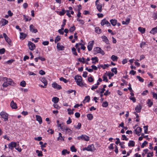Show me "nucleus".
Returning <instances> with one entry per match:
<instances>
[{
  "label": "nucleus",
  "instance_id": "obj_1",
  "mask_svg": "<svg viewBox=\"0 0 157 157\" xmlns=\"http://www.w3.org/2000/svg\"><path fill=\"white\" fill-rule=\"evenodd\" d=\"M75 79L77 85L80 86H83V83L82 82V78L81 76L77 75L75 76Z\"/></svg>",
  "mask_w": 157,
  "mask_h": 157
},
{
  "label": "nucleus",
  "instance_id": "obj_2",
  "mask_svg": "<svg viewBox=\"0 0 157 157\" xmlns=\"http://www.w3.org/2000/svg\"><path fill=\"white\" fill-rule=\"evenodd\" d=\"M17 147V144L14 142H11L8 144V147L11 150H13L14 147L18 151L20 152V148Z\"/></svg>",
  "mask_w": 157,
  "mask_h": 157
},
{
  "label": "nucleus",
  "instance_id": "obj_3",
  "mask_svg": "<svg viewBox=\"0 0 157 157\" xmlns=\"http://www.w3.org/2000/svg\"><path fill=\"white\" fill-rule=\"evenodd\" d=\"M6 79V81L4 82L2 86L3 87H7L9 85H11L12 83L13 82L12 79H8L7 78L5 77L4 78V80H5Z\"/></svg>",
  "mask_w": 157,
  "mask_h": 157
},
{
  "label": "nucleus",
  "instance_id": "obj_4",
  "mask_svg": "<svg viewBox=\"0 0 157 157\" xmlns=\"http://www.w3.org/2000/svg\"><path fill=\"white\" fill-rule=\"evenodd\" d=\"M0 115L1 117L4 119V121H8V114L6 112L4 111L1 112L0 113Z\"/></svg>",
  "mask_w": 157,
  "mask_h": 157
},
{
  "label": "nucleus",
  "instance_id": "obj_5",
  "mask_svg": "<svg viewBox=\"0 0 157 157\" xmlns=\"http://www.w3.org/2000/svg\"><path fill=\"white\" fill-rule=\"evenodd\" d=\"M77 139L79 140H83L86 141H88L90 140L89 136L85 135H82L80 136L77 137Z\"/></svg>",
  "mask_w": 157,
  "mask_h": 157
},
{
  "label": "nucleus",
  "instance_id": "obj_6",
  "mask_svg": "<svg viewBox=\"0 0 157 157\" xmlns=\"http://www.w3.org/2000/svg\"><path fill=\"white\" fill-rule=\"evenodd\" d=\"M99 0H97L95 2V4L97 6V8L99 12L102 11V6L101 4L98 3Z\"/></svg>",
  "mask_w": 157,
  "mask_h": 157
},
{
  "label": "nucleus",
  "instance_id": "obj_7",
  "mask_svg": "<svg viewBox=\"0 0 157 157\" xmlns=\"http://www.w3.org/2000/svg\"><path fill=\"white\" fill-rule=\"evenodd\" d=\"M94 42V40H92L90 41L88 43V44L87 46V48L89 51H90L92 50Z\"/></svg>",
  "mask_w": 157,
  "mask_h": 157
},
{
  "label": "nucleus",
  "instance_id": "obj_8",
  "mask_svg": "<svg viewBox=\"0 0 157 157\" xmlns=\"http://www.w3.org/2000/svg\"><path fill=\"white\" fill-rule=\"evenodd\" d=\"M87 149L88 151H94L96 150V149L94 147V145L93 144H91L88 146Z\"/></svg>",
  "mask_w": 157,
  "mask_h": 157
},
{
  "label": "nucleus",
  "instance_id": "obj_9",
  "mask_svg": "<svg viewBox=\"0 0 157 157\" xmlns=\"http://www.w3.org/2000/svg\"><path fill=\"white\" fill-rule=\"evenodd\" d=\"M28 46L29 49L32 51L34 50L36 47L35 44L30 41L29 42Z\"/></svg>",
  "mask_w": 157,
  "mask_h": 157
},
{
  "label": "nucleus",
  "instance_id": "obj_10",
  "mask_svg": "<svg viewBox=\"0 0 157 157\" xmlns=\"http://www.w3.org/2000/svg\"><path fill=\"white\" fill-rule=\"evenodd\" d=\"M8 21L2 18L0 21V25L1 26H4L8 23Z\"/></svg>",
  "mask_w": 157,
  "mask_h": 157
},
{
  "label": "nucleus",
  "instance_id": "obj_11",
  "mask_svg": "<svg viewBox=\"0 0 157 157\" xmlns=\"http://www.w3.org/2000/svg\"><path fill=\"white\" fill-rule=\"evenodd\" d=\"M52 86L55 89H56L58 90H60L62 88L61 86L58 84L56 82H54L52 84Z\"/></svg>",
  "mask_w": 157,
  "mask_h": 157
},
{
  "label": "nucleus",
  "instance_id": "obj_12",
  "mask_svg": "<svg viewBox=\"0 0 157 157\" xmlns=\"http://www.w3.org/2000/svg\"><path fill=\"white\" fill-rule=\"evenodd\" d=\"M29 30L30 31L34 33H36L38 32L37 30L35 29L34 26L32 24L31 25L29 26Z\"/></svg>",
  "mask_w": 157,
  "mask_h": 157
},
{
  "label": "nucleus",
  "instance_id": "obj_13",
  "mask_svg": "<svg viewBox=\"0 0 157 157\" xmlns=\"http://www.w3.org/2000/svg\"><path fill=\"white\" fill-rule=\"evenodd\" d=\"M142 130V128L139 127H138L135 130V134L138 136H139L140 135Z\"/></svg>",
  "mask_w": 157,
  "mask_h": 157
},
{
  "label": "nucleus",
  "instance_id": "obj_14",
  "mask_svg": "<svg viewBox=\"0 0 157 157\" xmlns=\"http://www.w3.org/2000/svg\"><path fill=\"white\" fill-rule=\"evenodd\" d=\"M95 51L97 53H101L102 55H104L105 54V52L100 48L97 47L95 49Z\"/></svg>",
  "mask_w": 157,
  "mask_h": 157
},
{
  "label": "nucleus",
  "instance_id": "obj_15",
  "mask_svg": "<svg viewBox=\"0 0 157 157\" xmlns=\"http://www.w3.org/2000/svg\"><path fill=\"white\" fill-rule=\"evenodd\" d=\"M57 48L59 51L63 50L64 49V47L63 46L61 45L59 43H58L57 44Z\"/></svg>",
  "mask_w": 157,
  "mask_h": 157
},
{
  "label": "nucleus",
  "instance_id": "obj_16",
  "mask_svg": "<svg viewBox=\"0 0 157 157\" xmlns=\"http://www.w3.org/2000/svg\"><path fill=\"white\" fill-rule=\"evenodd\" d=\"M109 65L108 64H105L104 65L102 64H99L98 65V69H100L101 68H102L103 69H105L106 67H108Z\"/></svg>",
  "mask_w": 157,
  "mask_h": 157
},
{
  "label": "nucleus",
  "instance_id": "obj_17",
  "mask_svg": "<svg viewBox=\"0 0 157 157\" xmlns=\"http://www.w3.org/2000/svg\"><path fill=\"white\" fill-rule=\"evenodd\" d=\"M10 106L13 109H16L17 108V104L14 102L13 101H12L10 103Z\"/></svg>",
  "mask_w": 157,
  "mask_h": 157
},
{
  "label": "nucleus",
  "instance_id": "obj_18",
  "mask_svg": "<svg viewBox=\"0 0 157 157\" xmlns=\"http://www.w3.org/2000/svg\"><path fill=\"white\" fill-rule=\"evenodd\" d=\"M142 106L140 104L137 105L135 108V109L137 113H139L141 111V109H142Z\"/></svg>",
  "mask_w": 157,
  "mask_h": 157
},
{
  "label": "nucleus",
  "instance_id": "obj_19",
  "mask_svg": "<svg viewBox=\"0 0 157 157\" xmlns=\"http://www.w3.org/2000/svg\"><path fill=\"white\" fill-rule=\"evenodd\" d=\"M101 38L102 39L103 41L106 44H108L109 43V41L107 37L105 36H101Z\"/></svg>",
  "mask_w": 157,
  "mask_h": 157
},
{
  "label": "nucleus",
  "instance_id": "obj_20",
  "mask_svg": "<svg viewBox=\"0 0 157 157\" xmlns=\"http://www.w3.org/2000/svg\"><path fill=\"white\" fill-rule=\"evenodd\" d=\"M36 121H38L40 124H42V119L41 117L39 116L36 115Z\"/></svg>",
  "mask_w": 157,
  "mask_h": 157
},
{
  "label": "nucleus",
  "instance_id": "obj_21",
  "mask_svg": "<svg viewBox=\"0 0 157 157\" xmlns=\"http://www.w3.org/2000/svg\"><path fill=\"white\" fill-rule=\"evenodd\" d=\"M23 19L24 20H25V21H30L32 19V18L30 17H29L28 16L23 15Z\"/></svg>",
  "mask_w": 157,
  "mask_h": 157
},
{
  "label": "nucleus",
  "instance_id": "obj_22",
  "mask_svg": "<svg viewBox=\"0 0 157 157\" xmlns=\"http://www.w3.org/2000/svg\"><path fill=\"white\" fill-rule=\"evenodd\" d=\"M150 33L154 34L157 33V26L152 28L150 32Z\"/></svg>",
  "mask_w": 157,
  "mask_h": 157
},
{
  "label": "nucleus",
  "instance_id": "obj_23",
  "mask_svg": "<svg viewBox=\"0 0 157 157\" xmlns=\"http://www.w3.org/2000/svg\"><path fill=\"white\" fill-rule=\"evenodd\" d=\"M110 22L113 26H115L117 25V21L116 19H112L110 20Z\"/></svg>",
  "mask_w": 157,
  "mask_h": 157
},
{
  "label": "nucleus",
  "instance_id": "obj_24",
  "mask_svg": "<svg viewBox=\"0 0 157 157\" xmlns=\"http://www.w3.org/2000/svg\"><path fill=\"white\" fill-rule=\"evenodd\" d=\"M40 81L44 83L45 85H47L48 83L47 81L46 80L45 78H40Z\"/></svg>",
  "mask_w": 157,
  "mask_h": 157
},
{
  "label": "nucleus",
  "instance_id": "obj_25",
  "mask_svg": "<svg viewBox=\"0 0 157 157\" xmlns=\"http://www.w3.org/2000/svg\"><path fill=\"white\" fill-rule=\"evenodd\" d=\"M138 30L142 33L143 34L145 32V29L141 27H139L138 28Z\"/></svg>",
  "mask_w": 157,
  "mask_h": 157
},
{
  "label": "nucleus",
  "instance_id": "obj_26",
  "mask_svg": "<svg viewBox=\"0 0 157 157\" xmlns=\"http://www.w3.org/2000/svg\"><path fill=\"white\" fill-rule=\"evenodd\" d=\"M27 36L26 34L23 33H20V39L23 40Z\"/></svg>",
  "mask_w": 157,
  "mask_h": 157
},
{
  "label": "nucleus",
  "instance_id": "obj_27",
  "mask_svg": "<svg viewBox=\"0 0 157 157\" xmlns=\"http://www.w3.org/2000/svg\"><path fill=\"white\" fill-rule=\"evenodd\" d=\"M135 143L133 140H130L128 143V146L134 147L135 146Z\"/></svg>",
  "mask_w": 157,
  "mask_h": 157
},
{
  "label": "nucleus",
  "instance_id": "obj_28",
  "mask_svg": "<svg viewBox=\"0 0 157 157\" xmlns=\"http://www.w3.org/2000/svg\"><path fill=\"white\" fill-rule=\"evenodd\" d=\"M59 101V98L57 97H53L52 99V101L54 103H56Z\"/></svg>",
  "mask_w": 157,
  "mask_h": 157
},
{
  "label": "nucleus",
  "instance_id": "obj_29",
  "mask_svg": "<svg viewBox=\"0 0 157 157\" xmlns=\"http://www.w3.org/2000/svg\"><path fill=\"white\" fill-rule=\"evenodd\" d=\"M70 152L66 149H64L62 151V155H65L66 154H68Z\"/></svg>",
  "mask_w": 157,
  "mask_h": 157
},
{
  "label": "nucleus",
  "instance_id": "obj_30",
  "mask_svg": "<svg viewBox=\"0 0 157 157\" xmlns=\"http://www.w3.org/2000/svg\"><path fill=\"white\" fill-rule=\"evenodd\" d=\"M111 59L113 61H117L118 57L117 56L113 55L111 56Z\"/></svg>",
  "mask_w": 157,
  "mask_h": 157
},
{
  "label": "nucleus",
  "instance_id": "obj_31",
  "mask_svg": "<svg viewBox=\"0 0 157 157\" xmlns=\"http://www.w3.org/2000/svg\"><path fill=\"white\" fill-rule=\"evenodd\" d=\"M72 53L75 56H77L78 54L76 52V49L74 47L72 48L71 49Z\"/></svg>",
  "mask_w": 157,
  "mask_h": 157
},
{
  "label": "nucleus",
  "instance_id": "obj_32",
  "mask_svg": "<svg viewBox=\"0 0 157 157\" xmlns=\"http://www.w3.org/2000/svg\"><path fill=\"white\" fill-rule=\"evenodd\" d=\"M87 117L88 120H91L93 118V116L91 114L89 113L87 115Z\"/></svg>",
  "mask_w": 157,
  "mask_h": 157
},
{
  "label": "nucleus",
  "instance_id": "obj_33",
  "mask_svg": "<svg viewBox=\"0 0 157 157\" xmlns=\"http://www.w3.org/2000/svg\"><path fill=\"white\" fill-rule=\"evenodd\" d=\"M72 133V131L70 129L67 128L66 130V133L69 135H70Z\"/></svg>",
  "mask_w": 157,
  "mask_h": 157
},
{
  "label": "nucleus",
  "instance_id": "obj_34",
  "mask_svg": "<svg viewBox=\"0 0 157 157\" xmlns=\"http://www.w3.org/2000/svg\"><path fill=\"white\" fill-rule=\"evenodd\" d=\"M101 29L99 27L95 28V32L98 34H100L101 33Z\"/></svg>",
  "mask_w": 157,
  "mask_h": 157
},
{
  "label": "nucleus",
  "instance_id": "obj_35",
  "mask_svg": "<svg viewBox=\"0 0 157 157\" xmlns=\"http://www.w3.org/2000/svg\"><path fill=\"white\" fill-rule=\"evenodd\" d=\"M147 103L149 107H151L153 104L152 101H151L150 99L148 100Z\"/></svg>",
  "mask_w": 157,
  "mask_h": 157
},
{
  "label": "nucleus",
  "instance_id": "obj_36",
  "mask_svg": "<svg viewBox=\"0 0 157 157\" xmlns=\"http://www.w3.org/2000/svg\"><path fill=\"white\" fill-rule=\"evenodd\" d=\"M59 80L60 81L64 82L65 83H67L68 82L66 78H65L63 77L60 78H59Z\"/></svg>",
  "mask_w": 157,
  "mask_h": 157
},
{
  "label": "nucleus",
  "instance_id": "obj_37",
  "mask_svg": "<svg viewBox=\"0 0 157 157\" xmlns=\"http://www.w3.org/2000/svg\"><path fill=\"white\" fill-rule=\"evenodd\" d=\"M36 152L37 153V155L38 156H43L42 152L41 151L36 150Z\"/></svg>",
  "mask_w": 157,
  "mask_h": 157
},
{
  "label": "nucleus",
  "instance_id": "obj_38",
  "mask_svg": "<svg viewBox=\"0 0 157 157\" xmlns=\"http://www.w3.org/2000/svg\"><path fill=\"white\" fill-rule=\"evenodd\" d=\"M20 86L22 87H25L26 85V82L25 81H22L20 82Z\"/></svg>",
  "mask_w": 157,
  "mask_h": 157
},
{
  "label": "nucleus",
  "instance_id": "obj_39",
  "mask_svg": "<svg viewBox=\"0 0 157 157\" xmlns=\"http://www.w3.org/2000/svg\"><path fill=\"white\" fill-rule=\"evenodd\" d=\"M75 29L76 28L74 25H73L70 28L69 30L70 32L72 33L75 30Z\"/></svg>",
  "mask_w": 157,
  "mask_h": 157
},
{
  "label": "nucleus",
  "instance_id": "obj_40",
  "mask_svg": "<svg viewBox=\"0 0 157 157\" xmlns=\"http://www.w3.org/2000/svg\"><path fill=\"white\" fill-rule=\"evenodd\" d=\"M72 152H75L76 151V149L75 148L74 145H72L70 148Z\"/></svg>",
  "mask_w": 157,
  "mask_h": 157
},
{
  "label": "nucleus",
  "instance_id": "obj_41",
  "mask_svg": "<svg viewBox=\"0 0 157 157\" xmlns=\"http://www.w3.org/2000/svg\"><path fill=\"white\" fill-rule=\"evenodd\" d=\"M108 105V102L106 101L104 102L102 104V106L104 107H106Z\"/></svg>",
  "mask_w": 157,
  "mask_h": 157
},
{
  "label": "nucleus",
  "instance_id": "obj_42",
  "mask_svg": "<svg viewBox=\"0 0 157 157\" xmlns=\"http://www.w3.org/2000/svg\"><path fill=\"white\" fill-rule=\"evenodd\" d=\"M65 13V12L64 9H62V10L61 11L59 12V14L60 15H63Z\"/></svg>",
  "mask_w": 157,
  "mask_h": 157
},
{
  "label": "nucleus",
  "instance_id": "obj_43",
  "mask_svg": "<svg viewBox=\"0 0 157 157\" xmlns=\"http://www.w3.org/2000/svg\"><path fill=\"white\" fill-rule=\"evenodd\" d=\"M6 41L9 44H10L11 41L10 39L7 36L6 38L5 39Z\"/></svg>",
  "mask_w": 157,
  "mask_h": 157
},
{
  "label": "nucleus",
  "instance_id": "obj_44",
  "mask_svg": "<svg viewBox=\"0 0 157 157\" xmlns=\"http://www.w3.org/2000/svg\"><path fill=\"white\" fill-rule=\"evenodd\" d=\"M106 20H107L105 19H104L103 20H102L101 21V25L102 26H103V25H105L106 23L105 22H106Z\"/></svg>",
  "mask_w": 157,
  "mask_h": 157
},
{
  "label": "nucleus",
  "instance_id": "obj_45",
  "mask_svg": "<svg viewBox=\"0 0 157 157\" xmlns=\"http://www.w3.org/2000/svg\"><path fill=\"white\" fill-rule=\"evenodd\" d=\"M5 52V49L4 48H2L0 49V54L2 55L4 54Z\"/></svg>",
  "mask_w": 157,
  "mask_h": 157
},
{
  "label": "nucleus",
  "instance_id": "obj_46",
  "mask_svg": "<svg viewBox=\"0 0 157 157\" xmlns=\"http://www.w3.org/2000/svg\"><path fill=\"white\" fill-rule=\"evenodd\" d=\"M81 124L80 123H78V125H77V126L74 125L75 127V128H76L78 129H80L81 128Z\"/></svg>",
  "mask_w": 157,
  "mask_h": 157
},
{
  "label": "nucleus",
  "instance_id": "obj_47",
  "mask_svg": "<svg viewBox=\"0 0 157 157\" xmlns=\"http://www.w3.org/2000/svg\"><path fill=\"white\" fill-rule=\"evenodd\" d=\"M111 71L112 72H114L115 74H116L117 73V70L116 68L114 67L112 68Z\"/></svg>",
  "mask_w": 157,
  "mask_h": 157
},
{
  "label": "nucleus",
  "instance_id": "obj_48",
  "mask_svg": "<svg viewBox=\"0 0 157 157\" xmlns=\"http://www.w3.org/2000/svg\"><path fill=\"white\" fill-rule=\"evenodd\" d=\"M60 39V36H58L56 37V38L55 39V42L56 43L57 42L59 41Z\"/></svg>",
  "mask_w": 157,
  "mask_h": 157
},
{
  "label": "nucleus",
  "instance_id": "obj_49",
  "mask_svg": "<svg viewBox=\"0 0 157 157\" xmlns=\"http://www.w3.org/2000/svg\"><path fill=\"white\" fill-rule=\"evenodd\" d=\"M147 144L148 142L147 141H145L142 144L141 147L142 148H144Z\"/></svg>",
  "mask_w": 157,
  "mask_h": 157
},
{
  "label": "nucleus",
  "instance_id": "obj_50",
  "mask_svg": "<svg viewBox=\"0 0 157 157\" xmlns=\"http://www.w3.org/2000/svg\"><path fill=\"white\" fill-rule=\"evenodd\" d=\"M84 99L86 101V102H88L90 100V96H87L85 97Z\"/></svg>",
  "mask_w": 157,
  "mask_h": 157
},
{
  "label": "nucleus",
  "instance_id": "obj_51",
  "mask_svg": "<svg viewBox=\"0 0 157 157\" xmlns=\"http://www.w3.org/2000/svg\"><path fill=\"white\" fill-rule=\"evenodd\" d=\"M137 78L138 79L139 81L141 82H143L144 81V79L142 78H141L140 76H136Z\"/></svg>",
  "mask_w": 157,
  "mask_h": 157
},
{
  "label": "nucleus",
  "instance_id": "obj_52",
  "mask_svg": "<svg viewBox=\"0 0 157 157\" xmlns=\"http://www.w3.org/2000/svg\"><path fill=\"white\" fill-rule=\"evenodd\" d=\"M144 132L145 133H147L148 131V126H144Z\"/></svg>",
  "mask_w": 157,
  "mask_h": 157
},
{
  "label": "nucleus",
  "instance_id": "obj_53",
  "mask_svg": "<svg viewBox=\"0 0 157 157\" xmlns=\"http://www.w3.org/2000/svg\"><path fill=\"white\" fill-rule=\"evenodd\" d=\"M54 107L57 109H59L60 108V107L57 105L56 103H54L53 104Z\"/></svg>",
  "mask_w": 157,
  "mask_h": 157
},
{
  "label": "nucleus",
  "instance_id": "obj_54",
  "mask_svg": "<svg viewBox=\"0 0 157 157\" xmlns=\"http://www.w3.org/2000/svg\"><path fill=\"white\" fill-rule=\"evenodd\" d=\"M122 140H125L126 141L128 140V139L127 138L126 136L124 135H122Z\"/></svg>",
  "mask_w": 157,
  "mask_h": 157
},
{
  "label": "nucleus",
  "instance_id": "obj_55",
  "mask_svg": "<svg viewBox=\"0 0 157 157\" xmlns=\"http://www.w3.org/2000/svg\"><path fill=\"white\" fill-rule=\"evenodd\" d=\"M129 98L132 100L133 102H135L136 101V99L133 96H130L129 97Z\"/></svg>",
  "mask_w": 157,
  "mask_h": 157
},
{
  "label": "nucleus",
  "instance_id": "obj_56",
  "mask_svg": "<svg viewBox=\"0 0 157 157\" xmlns=\"http://www.w3.org/2000/svg\"><path fill=\"white\" fill-rule=\"evenodd\" d=\"M67 128V127H66V126L65 125H63L62 127H61V128H60L63 131H64V130H66Z\"/></svg>",
  "mask_w": 157,
  "mask_h": 157
},
{
  "label": "nucleus",
  "instance_id": "obj_57",
  "mask_svg": "<svg viewBox=\"0 0 157 157\" xmlns=\"http://www.w3.org/2000/svg\"><path fill=\"white\" fill-rule=\"evenodd\" d=\"M102 78L103 79V81H105L106 82H108V80L107 78V77L105 75H103L102 76Z\"/></svg>",
  "mask_w": 157,
  "mask_h": 157
},
{
  "label": "nucleus",
  "instance_id": "obj_58",
  "mask_svg": "<svg viewBox=\"0 0 157 157\" xmlns=\"http://www.w3.org/2000/svg\"><path fill=\"white\" fill-rule=\"evenodd\" d=\"M77 21H78L80 22V23L83 25L84 24V21L81 19H80L79 18H77Z\"/></svg>",
  "mask_w": 157,
  "mask_h": 157
},
{
  "label": "nucleus",
  "instance_id": "obj_59",
  "mask_svg": "<svg viewBox=\"0 0 157 157\" xmlns=\"http://www.w3.org/2000/svg\"><path fill=\"white\" fill-rule=\"evenodd\" d=\"M14 61V60L13 59H10L8 61H7L6 62V63L8 64H11Z\"/></svg>",
  "mask_w": 157,
  "mask_h": 157
},
{
  "label": "nucleus",
  "instance_id": "obj_60",
  "mask_svg": "<svg viewBox=\"0 0 157 157\" xmlns=\"http://www.w3.org/2000/svg\"><path fill=\"white\" fill-rule=\"evenodd\" d=\"M91 67L92 68V69L93 70H97L98 69V67H97L96 66L94 65H92L91 66Z\"/></svg>",
  "mask_w": 157,
  "mask_h": 157
},
{
  "label": "nucleus",
  "instance_id": "obj_61",
  "mask_svg": "<svg viewBox=\"0 0 157 157\" xmlns=\"http://www.w3.org/2000/svg\"><path fill=\"white\" fill-rule=\"evenodd\" d=\"M28 73L29 75H36L35 73L29 71H28Z\"/></svg>",
  "mask_w": 157,
  "mask_h": 157
},
{
  "label": "nucleus",
  "instance_id": "obj_62",
  "mask_svg": "<svg viewBox=\"0 0 157 157\" xmlns=\"http://www.w3.org/2000/svg\"><path fill=\"white\" fill-rule=\"evenodd\" d=\"M67 20H66L64 19L63 20V24L61 25L62 27H64L65 25H66V22Z\"/></svg>",
  "mask_w": 157,
  "mask_h": 157
},
{
  "label": "nucleus",
  "instance_id": "obj_63",
  "mask_svg": "<svg viewBox=\"0 0 157 157\" xmlns=\"http://www.w3.org/2000/svg\"><path fill=\"white\" fill-rule=\"evenodd\" d=\"M88 80L89 82H92L93 81L94 79L91 77H90L88 78Z\"/></svg>",
  "mask_w": 157,
  "mask_h": 157
},
{
  "label": "nucleus",
  "instance_id": "obj_64",
  "mask_svg": "<svg viewBox=\"0 0 157 157\" xmlns=\"http://www.w3.org/2000/svg\"><path fill=\"white\" fill-rule=\"evenodd\" d=\"M153 97L154 98L157 99V94L154 92L152 93Z\"/></svg>",
  "mask_w": 157,
  "mask_h": 157
}]
</instances>
